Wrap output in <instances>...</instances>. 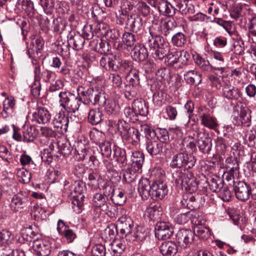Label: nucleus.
<instances>
[{
	"instance_id": "9b49d317",
	"label": "nucleus",
	"mask_w": 256,
	"mask_h": 256,
	"mask_svg": "<svg viewBox=\"0 0 256 256\" xmlns=\"http://www.w3.org/2000/svg\"><path fill=\"white\" fill-rule=\"evenodd\" d=\"M234 182V190L236 198L241 200L246 201L248 200L250 194V185L247 184L244 181Z\"/></svg>"
},
{
	"instance_id": "f8f14e48",
	"label": "nucleus",
	"mask_w": 256,
	"mask_h": 256,
	"mask_svg": "<svg viewBox=\"0 0 256 256\" xmlns=\"http://www.w3.org/2000/svg\"><path fill=\"white\" fill-rule=\"evenodd\" d=\"M86 40L82 35L75 31H71L68 36V45L75 50H82L84 46Z\"/></svg>"
},
{
	"instance_id": "1a4fd4ad",
	"label": "nucleus",
	"mask_w": 256,
	"mask_h": 256,
	"mask_svg": "<svg viewBox=\"0 0 256 256\" xmlns=\"http://www.w3.org/2000/svg\"><path fill=\"white\" fill-rule=\"evenodd\" d=\"M198 146L204 154H208L212 148V138L205 130H198L196 132Z\"/></svg>"
},
{
	"instance_id": "f03ea898",
	"label": "nucleus",
	"mask_w": 256,
	"mask_h": 256,
	"mask_svg": "<svg viewBox=\"0 0 256 256\" xmlns=\"http://www.w3.org/2000/svg\"><path fill=\"white\" fill-rule=\"evenodd\" d=\"M172 178L176 186L181 187L188 193H192L198 189V184L191 172L176 171L173 174Z\"/></svg>"
},
{
	"instance_id": "2eb2a0df",
	"label": "nucleus",
	"mask_w": 256,
	"mask_h": 256,
	"mask_svg": "<svg viewBox=\"0 0 256 256\" xmlns=\"http://www.w3.org/2000/svg\"><path fill=\"white\" fill-rule=\"evenodd\" d=\"M28 204V198L22 193H18L11 198L10 208L13 212H21Z\"/></svg>"
},
{
	"instance_id": "bb28decb",
	"label": "nucleus",
	"mask_w": 256,
	"mask_h": 256,
	"mask_svg": "<svg viewBox=\"0 0 256 256\" xmlns=\"http://www.w3.org/2000/svg\"><path fill=\"white\" fill-rule=\"evenodd\" d=\"M120 224V232L122 234L126 236L132 233L134 226L133 221L132 219L126 215L122 216L118 219Z\"/></svg>"
},
{
	"instance_id": "a211bd4d",
	"label": "nucleus",
	"mask_w": 256,
	"mask_h": 256,
	"mask_svg": "<svg viewBox=\"0 0 256 256\" xmlns=\"http://www.w3.org/2000/svg\"><path fill=\"white\" fill-rule=\"evenodd\" d=\"M68 122V117L66 116L62 113L59 112L54 116L52 124L54 130L59 133L64 134L67 131Z\"/></svg>"
},
{
	"instance_id": "393cba45",
	"label": "nucleus",
	"mask_w": 256,
	"mask_h": 256,
	"mask_svg": "<svg viewBox=\"0 0 256 256\" xmlns=\"http://www.w3.org/2000/svg\"><path fill=\"white\" fill-rule=\"evenodd\" d=\"M118 60L113 56L104 55L102 57L100 61L101 66L106 70L117 71L118 68L117 64Z\"/></svg>"
},
{
	"instance_id": "ea45409f",
	"label": "nucleus",
	"mask_w": 256,
	"mask_h": 256,
	"mask_svg": "<svg viewBox=\"0 0 256 256\" xmlns=\"http://www.w3.org/2000/svg\"><path fill=\"white\" fill-rule=\"evenodd\" d=\"M84 186V184L80 181L75 182L74 192L76 195L74 196H76L78 198L80 199L81 202H78L77 200H75L73 202V203L74 205L77 204L78 207H80L82 205V201L84 198V196L83 194L85 190Z\"/></svg>"
},
{
	"instance_id": "b1692460",
	"label": "nucleus",
	"mask_w": 256,
	"mask_h": 256,
	"mask_svg": "<svg viewBox=\"0 0 256 256\" xmlns=\"http://www.w3.org/2000/svg\"><path fill=\"white\" fill-rule=\"evenodd\" d=\"M133 60L138 62H143L148 56V52L146 47L141 44H136L131 52Z\"/></svg>"
},
{
	"instance_id": "20e7f679",
	"label": "nucleus",
	"mask_w": 256,
	"mask_h": 256,
	"mask_svg": "<svg viewBox=\"0 0 256 256\" xmlns=\"http://www.w3.org/2000/svg\"><path fill=\"white\" fill-rule=\"evenodd\" d=\"M77 90L84 97L83 104H104L106 94L99 86H96L85 90L82 86H78Z\"/></svg>"
},
{
	"instance_id": "3c124183",
	"label": "nucleus",
	"mask_w": 256,
	"mask_h": 256,
	"mask_svg": "<svg viewBox=\"0 0 256 256\" xmlns=\"http://www.w3.org/2000/svg\"><path fill=\"white\" fill-rule=\"evenodd\" d=\"M212 56L215 60L214 62L213 69L223 70L224 68V60L221 53L214 52Z\"/></svg>"
},
{
	"instance_id": "79ce46f5",
	"label": "nucleus",
	"mask_w": 256,
	"mask_h": 256,
	"mask_svg": "<svg viewBox=\"0 0 256 256\" xmlns=\"http://www.w3.org/2000/svg\"><path fill=\"white\" fill-rule=\"evenodd\" d=\"M104 115L99 108L91 109L88 115V121L92 125H96L100 123L102 120Z\"/></svg>"
},
{
	"instance_id": "c756f323",
	"label": "nucleus",
	"mask_w": 256,
	"mask_h": 256,
	"mask_svg": "<svg viewBox=\"0 0 256 256\" xmlns=\"http://www.w3.org/2000/svg\"><path fill=\"white\" fill-rule=\"evenodd\" d=\"M15 101L13 98H8L3 102V110L1 112L3 118L12 116L14 113Z\"/></svg>"
},
{
	"instance_id": "69168bd1",
	"label": "nucleus",
	"mask_w": 256,
	"mask_h": 256,
	"mask_svg": "<svg viewBox=\"0 0 256 256\" xmlns=\"http://www.w3.org/2000/svg\"><path fill=\"white\" fill-rule=\"evenodd\" d=\"M190 220L191 222L194 224V226H203L206 223L204 216L199 212H191Z\"/></svg>"
},
{
	"instance_id": "6e6552de",
	"label": "nucleus",
	"mask_w": 256,
	"mask_h": 256,
	"mask_svg": "<svg viewBox=\"0 0 256 256\" xmlns=\"http://www.w3.org/2000/svg\"><path fill=\"white\" fill-rule=\"evenodd\" d=\"M234 116L237 118L236 124H244L246 126L249 125L250 114L248 113V108L244 102L241 101L236 102L234 106Z\"/></svg>"
},
{
	"instance_id": "39448f33",
	"label": "nucleus",
	"mask_w": 256,
	"mask_h": 256,
	"mask_svg": "<svg viewBox=\"0 0 256 256\" xmlns=\"http://www.w3.org/2000/svg\"><path fill=\"white\" fill-rule=\"evenodd\" d=\"M108 201V198L106 195L96 193L93 196L92 204L94 207L100 210V213L103 211L111 218L116 217L118 213V208Z\"/></svg>"
},
{
	"instance_id": "4c0bfd02",
	"label": "nucleus",
	"mask_w": 256,
	"mask_h": 256,
	"mask_svg": "<svg viewBox=\"0 0 256 256\" xmlns=\"http://www.w3.org/2000/svg\"><path fill=\"white\" fill-rule=\"evenodd\" d=\"M193 59L195 64L202 70L210 72L213 70V66L211 65L208 60H205L200 55L196 54H194Z\"/></svg>"
},
{
	"instance_id": "c03bdc74",
	"label": "nucleus",
	"mask_w": 256,
	"mask_h": 256,
	"mask_svg": "<svg viewBox=\"0 0 256 256\" xmlns=\"http://www.w3.org/2000/svg\"><path fill=\"white\" fill-rule=\"evenodd\" d=\"M208 182L210 189L213 192H218L224 186V180L216 176H210Z\"/></svg>"
},
{
	"instance_id": "8fccbe9b",
	"label": "nucleus",
	"mask_w": 256,
	"mask_h": 256,
	"mask_svg": "<svg viewBox=\"0 0 256 256\" xmlns=\"http://www.w3.org/2000/svg\"><path fill=\"white\" fill-rule=\"evenodd\" d=\"M114 158L116 162L120 164L122 166H125L127 164L126 152L124 150L119 147H114L113 149Z\"/></svg>"
},
{
	"instance_id": "4d7b16f0",
	"label": "nucleus",
	"mask_w": 256,
	"mask_h": 256,
	"mask_svg": "<svg viewBox=\"0 0 256 256\" xmlns=\"http://www.w3.org/2000/svg\"><path fill=\"white\" fill-rule=\"evenodd\" d=\"M144 216L150 220H155L159 216V210L156 206L150 204L146 208Z\"/></svg>"
},
{
	"instance_id": "f3484780",
	"label": "nucleus",
	"mask_w": 256,
	"mask_h": 256,
	"mask_svg": "<svg viewBox=\"0 0 256 256\" xmlns=\"http://www.w3.org/2000/svg\"><path fill=\"white\" fill-rule=\"evenodd\" d=\"M198 114L201 119V124L209 128L213 129L217 126L216 120L208 112L204 107L198 108Z\"/></svg>"
},
{
	"instance_id": "864d4df0",
	"label": "nucleus",
	"mask_w": 256,
	"mask_h": 256,
	"mask_svg": "<svg viewBox=\"0 0 256 256\" xmlns=\"http://www.w3.org/2000/svg\"><path fill=\"white\" fill-rule=\"evenodd\" d=\"M140 86L130 84L129 82L124 86V96L128 100H131L136 96Z\"/></svg>"
},
{
	"instance_id": "aec40b11",
	"label": "nucleus",
	"mask_w": 256,
	"mask_h": 256,
	"mask_svg": "<svg viewBox=\"0 0 256 256\" xmlns=\"http://www.w3.org/2000/svg\"><path fill=\"white\" fill-rule=\"evenodd\" d=\"M32 120L40 124H48L50 122L52 115L44 107H38L32 114Z\"/></svg>"
},
{
	"instance_id": "9d476101",
	"label": "nucleus",
	"mask_w": 256,
	"mask_h": 256,
	"mask_svg": "<svg viewBox=\"0 0 256 256\" xmlns=\"http://www.w3.org/2000/svg\"><path fill=\"white\" fill-rule=\"evenodd\" d=\"M174 232L173 228L168 222H158L155 226V235L159 240H166L170 238Z\"/></svg>"
},
{
	"instance_id": "a19ab883",
	"label": "nucleus",
	"mask_w": 256,
	"mask_h": 256,
	"mask_svg": "<svg viewBox=\"0 0 256 256\" xmlns=\"http://www.w3.org/2000/svg\"><path fill=\"white\" fill-rule=\"evenodd\" d=\"M14 240V236L9 230H3L0 231V246L10 249V246Z\"/></svg>"
},
{
	"instance_id": "c85d7f7f",
	"label": "nucleus",
	"mask_w": 256,
	"mask_h": 256,
	"mask_svg": "<svg viewBox=\"0 0 256 256\" xmlns=\"http://www.w3.org/2000/svg\"><path fill=\"white\" fill-rule=\"evenodd\" d=\"M164 43H165V42L162 36L160 35H152L151 32H150V36H148L145 44L149 48L150 51L153 52Z\"/></svg>"
},
{
	"instance_id": "cd10ccee",
	"label": "nucleus",
	"mask_w": 256,
	"mask_h": 256,
	"mask_svg": "<svg viewBox=\"0 0 256 256\" xmlns=\"http://www.w3.org/2000/svg\"><path fill=\"white\" fill-rule=\"evenodd\" d=\"M146 148L150 156H156L162 152L163 144L156 139L148 140L146 142Z\"/></svg>"
},
{
	"instance_id": "37998d69",
	"label": "nucleus",
	"mask_w": 256,
	"mask_h": 256,
	"mask_svg": "<svg viewBox=\"0 0 256 256\" xmlns=\"http://www.w3.org/2000/svg\"><path fill=\"white\" fill-rule=\"evenodd\" d=\"M184 76L186 82L190 84L198 85L202 81L201 74L194 70L188 71Z\"/></svg>"
},
{
	"instance_id": "0eeeda50",
	"label": "nucleus",
	"mask_w": 256,
	"mask_h": 256,
	"mask_svg": "<svg viewBox=\"0 0 256 256\" xmlns=\"http://www.w3.org/2000/svg\"><path fill=\"white\" fill-rule=\"evenodd\" d=\"M196 160L194 156L184 152H180L174 155L170 163L172 168H192L196 164Z\"/></svg>"
},
{
	"instance_id": "f704fd0d",
	"label": "nucleus",
	"mask_w": 256,
	"mask_h": 256,
	"mask_svg": "<svg viewBox=\"0 0 256 256\" xmlns=\"http://www.w3.org/2000/svg\"><path fill=\"white\" fill-rule=\"evenodd\" d=\"M176 3V6L182 14H192L194 12V6L192 4H189L188 0H174Z\"/></svg>"
},
{
	"instance_id": "e2e57ef3",
	"label": "nucleus",
	"mask_w": 256,
	"mask_h": 256,
	"mask_svg": "<svg viewBox=\"0 0 256 256\" xmlns=\"http://www.w3.org/2000/svg\"><path fill=\"white\" fill-rule=\"evenodd\" d=\"M88 185L92 186L94 189L98 188L99 184L102 180L100 176L96 172H92L89 174L88 176Z\"/></svg>"
},
{
	"instance_id": "338daca9",
	"label": "nucleus",
	"mask_w": 256,
	"mask_h": 256,
	"mask_svg": "<svg viewBox=\"0 0 256 256\" xmlns=\"http://www.w3.org/2000/svg\"><path fill=\"white\" fill-rule=\"evenodd\" d=\"M118 232L117 228L115 224H110L104 230V235L108 240H113L115 238L116 234Z\"/></svg>"
},
{
	"instance_id": "72a5a7b5",
	"label": "nucleus",
	"mask_w": 256,
	"mask_h": 256,
	"mask_svg": "<svg viewBox=\"0 0 256 256\" xmlns=\"http://www.w3.org/2000/svg\"><path fill=\"white\" fill-rule=\"evenodd\" d=\"M181 204L184 208L193 210L198 207V202L192 193H188L183 195Z\"/></svg>"
},
{
	"instance_id": "bf43d9fd",
	"label": "nucleus",
	"mask_w": 256,
	"mask_h": 256,
	"mask_svg": "<svg viewBox=\"0 0 256 256\" xmlns=\"http://www.w3.org/2000/svg\"><path fill=\"white\" fill-rule=\"evenodd\" d=\"M190 55L185 50L178 51L176 62V68H182L188 63Z\"/></svg>"
},
{
	"instance_id": "774afa93",
	"label": "nucleus",
	"mask_w": 256,
	"mask_h": 256,
	"mask_svg": "<svg viewBox=\"0 0 256 256\" xmlns=\"http://www.w3.org/2000/svg\"><path fill=\"white\" fill-rule=\"evenodd\" d=\"M17 176L19 181L24 184L28 183L31 178L30 172L24 168L18 170Z\"/></svg>"
},
{
	"instance_id": "a18cd8bd",
	"label": "nucleus",
	"mask_w": 256,
	"mask_h": 256,
	"mask_svg": "<svg viewBox=\"0 0 256 256\" xmlns=\"http://www.w3.org/2000/svg\"><path fill=\"white\" fill-rule=\"evenodd\" d=\"M104 104H100V106L104 107L106 112L108 114H116L119 112V106L116 102L112 100L106 98L104 96Z\"/></svg>"
},
{
	"instance_id": "052dcab7",
	"label": "nucleus",
	"mask_w": 256,
	"mask_h": 256,
	"mask_svg": "<svg viewBox=\"0 0 256 256\" xmlns=\"http://www.w3.org/2000/svg\"><path fill=\"white\" fill-rule=\"evenodd\" d=\"M124 112L127 120L131 122L134 123L139 120L140 116L134 110L132 106V107H126L124 110Z\"/></svg>"
},
{
	"instance_id": "680f3d73",
	"label": "nucleus",
	"mask_w": 256,
	"mask_h": 256,
	"mask_svg": "<svg viewBox=\"0 0 256 256\" xmlns=\"http://www.w3.org/2000/svg\"><path fill=\"white\" fill-rule=\"evenodd\" d=\"M111 198L116 204L122 206L125 203L126 196L124 192L118 190L114 192Z\"/></svg>"
},
{
	"instance_id": "f257e3e1",
	"label": "nucleus",
	"mask_w": 256,
	"mask_h": 256,
	"mask_svg": "<svg viewBox=\"0 0 256 256\" xmlns=\"http://www.w3.org/2000/svg\"><path fill=\"white\" fill-rule=\"evenodd\" d=\"M164 171L160 168H155L151 172V178L154 180L152 183L151 198L154 200H162L168 194V187L164 182Z\"/></svg>"
},
{
	"instance_id": "603ef678",
	"label": "nucleus",
	"mask_w": 256,
	"mask_h": 256,
	"mask_svg": "<svg viewBox=\"0 0 256 256\" xmlns=\"http://www.w3.org/2000/svg\"><path fill=\"white\" fill-rule=\"evenodd\" d=\"M128 82L130 84H134L135 86H140V79L139 76V70L136 68H130L128 73L126 75Z\"/></svg>"
},
{
	"instance_id": "58836bf2",
	"label": "nucleus",
	"mask_w": 256,
	"mask_h": 256,
	"mask_svg": "<svg viewBox=\"0 0 256 256\" xmlns=\"http://www.w3.org/2000/svg\"><path fill=\"white\" fill-rule=\"evenodd\" d=\"M144 160V154L138 151H135L131 156L132 166L134 170H138L142 168Z\"/></svg>"
},
{
	"instance_id": "e433bc0d",
	"label": "nucleus",
	"mask_w": 256,
	"mask_h": 256,
	"mask_svg": "<svg viewBox=\"0 0 256 256\" xmlns=\"http://www.w3.org/2000/svg\"><path fill=\"white\" fill-rule=\"evenodd\" d=\"M132 106L140 116H146L148 114V107L144 100L142 99L134 100Z\"/></svg>"
},
{
	"instance_id": "6e6d98bb",
	"label": "nucleus",
	"mask_w": 256,
	"mask_h": 256,
	"mask_svg": "<svg viewBox=\"0 0 256 256\" xmlns=\"http://www.w3.org/2000/svg\"><path fill=\"white\" fill-rule=\"evenodd\" d=\"M194 235L200 238L206 239L210 236L209 230L203 226H196L193 228Z\"/></svg>"
},
{
	"instance_id": "473e14b6",
	"label": "nucleus",
	"mask_w": 256,
	"mask_h": 256,
	"mask_svg": "<svg viewBox=\"0 0 256 256\" xmlns=\"http://www.w3.org/2000/svg\"><path fill=\"white\" fill-rule=\"evenodd\" d=\"M132 9V5L122 4L120 8V14L117 16L116 22L117 24L124 25L126 22L129 19L130 16H133L134 14H131V10Z\"/></svg>"
},
{
	"instance_id": "09e8293b",
	"label": "nucleus",
	"mask_w": 256,
	"mask_h": 256,
	"mask_svg": "<svg viewBox=\"0 0 256 256\" xmlns=\"http://www.w3.org/2000/svg\"><path fill=\"white\" fill-rule=\"evenodd\" d=\"M226 167L233 176L239 172V164L236 159L234 158H228L226 160Z\"/></svg>"
},
{
	"instance_id": "ddd939ff",
	"label": "nucleus",
	"mask_w": 256,
	"mask_h": 256,
	"mask_svg": "<svg viewBox=\"0 0 256 256\" xmlns=\"http://www.w3.org/2000/svg\"><path fill=\"white\" fill-rule=\"evenodd\" d=\"M176 240L180 246L186 248L193 242L194 234L190 230L182 229L178 232Z\"/></svg>"
},
{
	"instance_id": "412c9836",
	"label": "nucleus",
	"mask_w": 256,
	"mask_h": 256,
	"mask_svg": "<svg viewBox=\"0 0 256 256\" xmlns=\"http://www.w3.org/2000/svg\"><path fill=\"white\" fill-rule=\"evenodd\" d=\"M177 26V23L174 18H166L160 21L158 30L165 36H171Z\"/></svg>"
},
{
	"instance_id": "dca6fc26",
	"label": "nucleus",
	"mask_w": 256,
	"mask_h": 256,
	"mask_svg": "<svg viewBox=\"0 0 256 256\" xmlns=\"http://www.w3.org/2000/svg\"><path fill=\"white\" fill-rule=\"evenodd\" d=\"M57 230L58 234L66 238L68 243L72 242L76 237V232L62 220H59L58 222Z\"/></svg>"
},
{
	"instance_id": "423d86ee",
	"label": "nucleus",
	"mask_w": 256,
	"mask_h": 256,
	"mask_svg": "<svg viewBox=\"0 0 256 256\" xmlns=\"http://www.w3.org/2000/svg\"><path fill=\"white\" fill-rule=\"evenodd\" d=\"M117 129L122 138L130 141L133 145H136L140 142V134L137 128L131 127L125 121L119 120Z\"/></svg>"
},
{
	"instance_id": "4468645a",
	"label": "nucleus",
	"mask_w": 256,
	"mask_h": 256,
	"mask_svg": "<svg viewBox=\"0 0 256 256\" xmlns=\"http://www.w3.org/2000/svg\"><path fill=\"white\" fill-rule=\"evenodd\" d=\"M32 247L37 254L40 256H48L52 251L50 242L40 239L38 237L34 240Z\"/></svg>"
},
{
	"instance_id": "7c9ffc66",
	"label": "nucleus",
	"mask_w": 256,
	"mask_h": 256,
	"mask_svg": "<svg viewBox=\"0 0 256 256\" xmlns=\"http://www.w3.org/2000/svg\"><path fill=\"white\" fill-rule=\"evenodd\" d=\"M160 250L164 256H174L178 252V248L174 242L166 241L162 244Z\"/></svg>"
},
{
	"instance_id": "de8ad7c7",
	"label": "nucleus",
	"mask_w": 256,
	"mask_h": 256,
	"mask_svg": "<svg viewBox=\"0 0 256 256\" xmlns=\"http://www.w3.org/2000/svg\"><path fill=\"white\" fill-rule=\"evenodd\" d=\"M30 214L32 217L37 221L46 220V211L42 206L34 205L31 210Z\"/></svg>"
},
{
	"instance_id": "7ed1b4c3",
	"label": "nucleus",
	"mask_w": 256,
	"mask_h": 256,
	"mask_svg": "<svg viewBox=\"0 0 256 256\" xmlns=\"http://www.w3.org/2000/svg\"><path fill=\"white\" fill-rule=\"evenodd\" d=\"M78 94H72L68 91L58 92L60 106L68 113H75L83 104L82 98Z\"/></svg>"
},
{
	"instance_id": "2f4dec72",
	"label": "nucleus",
	"mask_w": 256,
	"mask_h": 256,
	"mask_svg": "<svg viewBox=\"0 0 256 256\" xmlns=\"http://www.w3.org/2000/svg\"><path fill=\"white\" fill-rule=\"evenodd\" d=\"M158 10L162 14L172 17L175 14L177 8L168 1L160 0L158 6Z\"/></svg>"
},
{
	"instance_id": "5701e85b",
	"label": "nucleus",
	"mask_w": 256,
	"mask_h": 256,
	"mask_svg": "<svg viewBox=\"0 0 256 256\" xmlns=\"http://www.w3.org/2000/svg\"><path fill=\"white\" fill-rule=\"evenodd\" d=\"M89 44L92 48L100 54H106L111 48L108 42L99 38L91 40Z\"/></svg>"
},
{
	"instance_id": "0e129e2a",
	"label": "nucleus",
	"mask_w": 256,
	"mask_h": 256,
	"mask_svg": "<svg viewBox=\"0 0 256 256\" xmlns=\"http://www.w3.org/2000/svg\"><path fill=\"white\" fill-rule=\"evenodd\" d=\"M178 53V51L176 50L172 52L169 50L166 57L165 58V60L164 62L168 66H174L176 68Z\"/></svg>"
},
{
	"instance_id": "c9c22d12",
	"label": "nucleus",
	"mask_w": 256,
	"mask_h": 256,
	"mask_svg": "<svg viewBox=\"0 0 256 256\" xmlns=\"http://www.w3.org/2000/svg\"><path fill=\"white\" fill-rule=\"evenodd\" d=\"M169 50L168 44L165 42L159 48L152 52V55L156 60L164 62L165 58L166 57Z\"/></svg>"
},
{
	"instance_id": "5fc2aeb1",
	"label": "nucleus",
	"mask_w": 256,
	"mask_h": 256,
	"mask_svg": "<svg viewBox=\"0 0 256 256\" xmlns=\"http://www.w3.org/2000/svg\"><path fill=\"white\" fill-rule=\"evenodd\" d=\"M126 248V245L123 240H116L112 244V249L115 256H120Z\"/></svg>"
},
{
	"instance_id": "13d9d810",
	"label": "nucleus",
	"mask_w": 256,
	"mask_h": 256,
	"mask_svg": "<svg viewBox=\"0 0 256 256\" xmlns=\"http://www.w3.org/2000/svg\"><path fill=\"white\" fill-rule=\"evenodd\" d=\"M186 42V36L182 32H178L172 37V42L174 46L182 47Z\"/></svg>"
},
{
	"instance_id": "49530a36",
	"label": "nucleus",
	"mask_w": 256,
	"mask_h": 256,
	"mask_svg": "<svg viewBox=\"0 0 256 256\" xmlns=\"http://www.w3.org/2000/svg\"><path fill=\"white\" fill-rule=\"evenodd\" d=\"M38 134V130L32 126L28 127L23 132V141L26 142H32Z\"/></svg>"
},
{
	"instance_id": "4be33fe9",
	"label": "nucleus",
	"mask_w": 256,
	"mask_h": 256,
	"mask_svg": "<svg viewBox=\"0 0 256 256\" xmlns=\"http://www.w3.org/2000/svg\"><path fill=\"white\" fill-rule=\"evenodd\" d=\"M152 190V184L146 178H142L139 180L138 184V191L143 199H147L151 197Z\"/></svg>"
},
{
	"instance_id": "6ab92c4d",
	"label": "nucleus",
	"mask_w": 256,
	"mask_h": 256,
	"mask_svg": "<svg viewBox=\"0 0 256 256\" xmlns=\"http://www.w3.org/2000/svg\"><path fill=\"white\" fill-rule=\"evenodd\" d=\"M240 90L230 84H224L222 88V96L228 100H238L242 96Z\"/></svg>"
},
{
	"instance_id": "a878e982",
	"label": "nucleus",
	"mask_w": 256,
	"mask_h": 256,
	"mask_svg": "<svg viewBox=\"0 0 256 256\" xmlns=\"http://www.w3.org/2000/svg\"><path fill=\"white\" fill-rule=\"evenodd\" d=\"M142 18L140 16L134 14L133 16H130L124 24L133 32H138L142 29Z\"/></svg>"
}]
</instances>
